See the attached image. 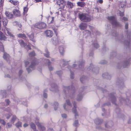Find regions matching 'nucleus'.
Returning a JSON list of instances; mask_svg holds the SVG:
<instances>
[{
	"label": "nucleus",
	"mask_w": 131,
	"mask_h": 131,
	"mask_svg": "<svg viewBox=\"0 0 131 131\" xmlns=\"http://www.w3.org/2000/svg\"><path fill=\"white\" fill-rule=\"evenodd\" d=\"M87 27V24L84 23H81L79 26L81 30H83L86 29Z\"/></svg>",
	"instance_id": "5"
},
{
	"label": "nucleus",
	"mask_w": 131,
	"mask_h": 131,
	"mask_svg": "<svg viewBox=\"0 0 131 131\" xmlns=\"http://www.w3.org/2000/svg\"><path fill=\"white\" fill-rule=\"evenodd\" d=\"M102 76L103 77H104L105 78H106V77L105 76L104 74H103Z\"/></svg>",
	"instance_id": "61"
},
{
	"label": "nucleus",
	"mask_w": 131,
	"mask_h": 131,
	"mask_svg": "<svg viewBox=\"0 0 131 131\" xmlns=\"http://www.w3.org/2000/svg\"><path fill=\"white\" fill-rule=\"evenodd\" d=\"M94 47L96 48H97L99 47V45L97 43H95L94 44Z\"/></svg>",
	"instance_id": "38"
},
{
	"label": "nucleus",
	"mask_w": 131,
	"mask_h": 131,
	"mask_svg": "<svg viewBox=\"0 0 131 131\" xmlns=\"http://www.w3.org/2000/svg\"><path fill=\"white\" fill-rule=\"evenodd\" d=\"M30 125L31 127L34 130L36 129V126L34 124L31 123H30Z\"/></svg>",
	"instance_id": "28"
},
{
	"label": "nucleus",
	"mask_w": 131,
	"mask_h": 131,
	"mask_svg": "<svg viewBox=\"0 0 131 131\" xmlns=\"http://www.w3.org/2000/svg\"><path fill=\"white\" fill-rule=\"evenodd\" d=\"M125 28L126 29H127L128 28V24L127 23H126L125 26Z\"/></svg>",
	"instance_id": "49"
},
{
	"label": "nucleus",
	"mask_w": 131,
	"mask_h": 131,
	"mask_svg": "<svg viewBox=\"0 0 131 131\" xmlns=\"http://www.w3.org/2000/svg\"><path fill=\"white\" fill-rule=\"evenodd\" d=\"M107 19L111 22L113 25L117 26H119V23L115 20V17L113 16L108 17Z\"/></svg>",
	"instance_id": "2"
},
{
	"label": "nucleus",
	"mask_w": 131,
	"mask_h": 131,
	"mask_svg": "<svg viewBox=\"0 0 131 131\" xmlns=\"http://www.w3.org/2000/svg\"><path fill=\"white\" fill-rule=\"evenodd\" d=\"M73 126H77L79 125V124L77 120L75 121L73 124Z\"/></svg>",
	"instance_id": "30"
},
{
	"label": "nucleus",
	"mask_w": 131,
	"mask_h": 131,
	"mask_svg": "<svg viewBox=\"0 0 131 131\" xmlns=\"http://www.w3.org/2000/svg\"><path fill=\"white\" fill-rule=\"evenodd\" d=\"M5 30L7 31V33L10 36L12 37H14V36L10 32H9V29L6 27H5Z\"/></svg>",
	"instance_id": "15"
},
{
	"label": "nucleus",
	"mask_w": 131,
	"mask_h": 131,
	"mask_svg": "<svg viewBox=\"0 0 131 131\" xmlns=\"http://www.w3.org/2000/svg\"><path fill=\"white\" fill-rule=\"evenodd\" d=\"M36 2H41V0H35Z\"/></svg>",
	"instance_id": "56"
},
{
	"label": "nucleus",
	"mask_w": 131,
	"mask_h": 131,
	"mask_svg": "<svg viewBox=\"0 0 131 131\" xmlns=\"http://www.w3.org/2000/svg\"><path fill=\"white\" fill-rule=\"evenodd\" d=\"M13 12L15 15L17 16H19L20 15V11L17 9H14L13 11Z\"/></svg>",
	"instance_id": "8"
},
{
	"label": "nucleus",
	"mask_w": 131,
	"mask_h": 131,
	"mask_svg": "<svg viewBox=\"0 0 131 131\" xmlns=\"http://www.w3.org/2000/svg\"><path fill=\"white\" fill-rule=\"evenodd\" d=\"M97 2H99L100 4H101L103 2V0H98L97 1Z\"/></svg>",
	"instance_id": "44"
},
{
	"label": "nucleus",
	"mask_w": 131,
	"mask_h": 131,
	"mask_svg": "<svg viewBox=\"0 0 131 131\" xmlns=\"http://www.w3.org/2000/svg\"><path fill=\"white\" fill-rule=\"evenodd\" d=\"M44 55L47 57H48L49 56V53L48 52H47V54H44Z\"/></svg>",
	"instance_id": "51"
},
{
	"label": "nucleus",
	"mask_w": 131,
	"mask_h": 131,
	"mask_svg": "<svg viewBox=\"0 0 131 131\" xmlns=\"http://www.w3.org/2000/svg\"><path fill=\"white\" fill-rule=\"evenodd\" d=\"M124 13L123 12H120L119 13V15L121 16H123L124 15Z\"/></svg>",
	"instance_id": "52"
},
{
	"label": "nucleus",
	"mask_w": 131,
	"mask_h": 131,
	"mask_svg": "<svg viewBox=\"0 0 131 131\" xmlns=\"http://www.w3.org/2000/svg\"><path fill=\"white\" fill-rule=\"evenodd\" d=\"M67 4L68 7L69 8H71L73 7V4L69 2H68Z\"/></svg>",
	"instance_id": "22"
},
{
	"label": "nucleus",
	"mask_w": 131,
	"mask_h": 131,
	"mask_svg": "<svg viewBox=\"0 0 131 131\" xmlns=\"http://www.w3.org/2000/svg\"><path fill=\"white\" fill-rule=\"evenodd\" d=\"M20 45L22 47H24L26 46V44L24 42V41L22 40H19Z\"/></svg>",
	"instance_id": "20"
},
{
	"label": "nucleus",
	"mask_w": 131,
	"mask_h": 131,
	"mask_svg": "<svg viewBox=\"0 0 131 131\" xmlns=\"http://www.w3.org/2000/svg\"><path fill=\"white\" fill-rule=\"evenodd\" d=\"M11 126V124L9 123H8L6 124V127L7 128H9Z\"/></svg>",
	"instance_id": "39"
},
{
	"label": "nucleus",
	"mask_w": 131,
	"mask_h": 131,
	"mask_svg": "<svg viewBox=\"0 0 131 131\" xmlns=\"http://www.w3.org/2000/svg\"><path fill=\"white\" fill-rule=\"evenodd\" d=\"M2 24L4 26H6L8 23L7 20L6 18H3L2 19Z\"/></svg>",
	"instance_id": "13"
},
{
	"label": "nucleus",
	"mask_w": 131,
	"mask_h": 131,
	"mask_svg": "<svg viewBox=\"0 0 131 131\" xmlns=\"http://www.w3.org/2000/svg\"><path fill=\"white\" fill-rule=\"evenodd\" d=\"M78 6L81 7H84L85 5V3L83 2H78L77 3Z\"/></svg>",
	"instance_id": "21"
},
{
	"label": "nucleus",
	"mask_w": 131,
	"mask_h": 131,
	"mask_svg": "<svg viewBox=\"0 0 131 131\" xmlns=\"http://www.w3.org/2000/svg\"><path fill=\"white\" fill-rule=\"evenodd\" d=\"M35 55V53L34 52H32L29 54V56H34Z\"/></svg>",
	"instance_id": "37"
},
{
	"label": "nucleus",
	"mask_w": 131,
	"mask_h": 131,
	"mask_svg": "<svg viewBox=\"0 0 131 131\" xmlns=\"http://www.w3.org/2000/svg\"><path fill=\"white\" fill-rule=\"evenodd\" d=\"M34 26L38 28L42 29L45 28L46 26V25L43 22L38 23H36Z\"/></svg>",
	"instance_id": "3"
},
{
	"label": "nucleus",
	"mask_w": 131,
	"mask_h": 131,
	"mask_svg": "<svg viewBox=\"0 0 131 131\" xmlns=\"http://www.w3.org/2000/svg\"><path fill=\"white\" fill-rule=\"evenodd\" d=\"M16 126L18 127H21V123L20 122H18L16 124Z\"/></svg>",
	"instance_id": "27"
},
{
	"label": "nucleus",
	"mask_w": 131,
	"mask_h": 131,
	"mask_svg": "<svg viewBox=\"0 0 131 131\" xmlns=\"http://www.w3.org/2000/svg\"><path fill=\"white\" fill-rule=\"evenodd\" d=\"M6 102L7 103V105H9V101L8 100H6Z\"/></svg>",
	"instance_id": "50"
},
{
	"label": "nucleus",
	"mask_w": 131,
	"mask_h": 131,
	"mask_svg": "<svg viewBox=\"0 0 131 131\" xmlns=\"http://www.w3.org/2000/svg\"><path fill=\"white\" fill-rule=\"evenodd\" d=\"M57 3L58 5H60L64 3V1L63 0H57Z\"/></svg>",
	"instance_id": "23"
},
{
	"label": "nucleus",
	"mask_w": 131,
	"mask_h": 131,
	"mask_svg": "<svg viewBox=\"0 0 131 131\" xmlns=\"http://www.w3.org/2000/svg\"><path fill=\"white\" fill-rule=\"evenodd\" d=\"M35 122L36 124L40 128L41 130H43L45 129V127L42 126L41 124L38 122V119H36Z\"/></svg>",
	"instance_id": "6"
},
{
	"label": "nucleus",
	"mask_w": 131,
	"mask_h": 131,
	"mask_svg": "<svg viewBox=\"0 0 131 131\" xmlns=\"http://www.w3.org/2000/svg\"><path fill=\"white\" fill-rule=\"evenodd\" d=\"M45 60H46V61L47 62V64L48 65H49V64L50 63V62L49 60L47 59H46Z\"/></svg>",
	"instance_id": "46"
},
{
	"label": "nucleus",
	"mask_w": 131,
	"mask_h": 131,
	"mask_svg": "<svg viewBox=\"0 0 131 131\" xmlns=\"http://www.w3.org/2000/svg\"><path fill=\"white\" fill-rule=\"evenodd\" d=\"M18 37L20 38H26L25 35L23 34H19L17 35Z\"/></svg>",
	"instance_id": "19"
},
{
	"label": "nucleus",
	"mask_w": 131,
	"mask_h": 131,
	"mask_svg": "<svg viewBox=\"0 0 131 131\" xmlns=\"http://www.w3.org/2000/svg\"><path fill=\"white\" fill-rule=\"evenodd\" d=\"M59 73H60L61 74V72L60 71H58L57 72V73L58 74L60 75V74H59Z\"/></svg>",
	"instance_id": "57"
},
{
	"label": "nucleus",
	"mask_w": 131,
	"mask_h": 131,
	"mask_svg": "<svg viewBox=\"0 0 131 131\" xmlns=\"http://www.w3.org/2000/svg\"><path fill=\"white\" fill-rule=\"evenodd\" d=\"M73 66L74 67H75L76 66V65L75 64H73Z\"/></svg>",
	"instance_id": "62"
},
{
	"label": "nucleus",
	"mask_w": 131,
	"mask_h": 131,
	"mask_svg": "<svg viewBox=\"0 0 131 131\" xmlns=\"http://www.w3.org/2000/svg\"><path fill=\"white\" fill-rule=\"evenodd\" d=\"M66 102L69 106H68L66 105V104H64L63 105V107L64 109L68 111L69 110H70L69 108L70 107V108L71 107V104L69 102V100H66Z\"/></svg>",
	"instance_id": "4"
},
{
	"label": "nucleus",
	"mask_w": 131,
	"mask_h": 131,
	"mask_svg": "<svg viewBox=\"0 0 131 131\" xmlns=\"http://www.w3.org/2000/svg\"><path fill=\"white\" fill-rule=\"evenodd\" d=\"M73 107L72 109V112L75 114V116H78V114L76 113V106L75 105V103L74 102L73 103Z\"/></svg>",
	"instance_id": "9"
},
{
	"label": "nucleus",
	"mask_w": 131,
	"mask_h": 131,
	"mask_svg": "<svg viewBox=\"0 0 131 131\" xmlns=\"http://www.w3.org/2000/svg\"><path fill=\"white\" fill-rule=\"evenodd\" d=\"M54 18L53 17H48V23L49 24H50L52 23L54 20Z\"/></svg>",
	"instance_id": "14"
},
{
	"label": "nucleus",
	"mask_w": 131,
	"mask_h": 131,
	"mask_svg": "<svg viewBox=\"0 0 131 131\" xmlns=\"http://www.w3.org/2000/svg\"><path fill=\"white\" fill-rule=\"evenodd\" d=\"M70 77L72 79H73L74 78V75L73 73H71L70 75Z\"/></svg>",
	"instance_id": "43"
},
{
	"label": "nucleus",
	"mask_w": 131,
	"mask_h": 131,
	"mask_svg": "<svg viewBox=\"0 0 131 131\" xmlns=\"http://www.w3.org/2000/svg\"><path fill=\"white\" fill-rule=\"evenodd\" d=\"M50 90L52 91H55L56 92H57L58 91L57 86H56L54 87L52 89H50Z\"/></svg>",
	"instance_id": "25"
},
{
	"label": "nucleus",
	"mask_w": 131,
	"mask_h": 131,
	"mask_svg": "<svg viewBox=\"0 0 131 131\" xmlns=\"http://www.w3.org/2000/svg\"><path fill=\"white\" fill-rule=\"evenodd\" d=\"M94 122L96 124H101L100 120L98 119L95 120L94 121Z\"/></svg>",
	"instance_id": "31"
},
{
	"label": "nucleus",
	"mask_w": 131,
	"mask_h": 131,
	"mask_svg": "<svg viewBox=\"0 0 131 131\" xmlns=\"http://www.w3.org/2000/svg\"><path fill=\"white\" fill-rule=\"evenodd\" d=\"M22 70H20L19 71V74H20L22 73Z\"/></svg>",
	"instance_id": "58"
},
{
	"label": "nucleus",
	"mask_w": 131,
	"mask_h": 131,
	"mask_svg": "<svg viewBox=\"0 0 131 131\" xmlns=\"http://www.w3.org/2000/svg\"><path fill=\"white\" fill-rule=\"evenodd\" d=\"M3 58L5 59L7 61H8L10 59V57L9 55L6 53H4L3 56Z\"/></svg>",
	"instance_id": "10"
},
{
	"label": "nucleus",
	"mask_w": 131,
	"mask_h": 131,
	"mask_svg": "<svg viewBox=\"0 0 131 131\" xmlns=\"http://www.w3.org/2000/svg\"><path fill=\"white\" fill-rule=\"evenodd\" d=\"M27 47L29 49H31L30 46H29V45H28Z\"/></svg>",
	"instance_id": "60"
},
{
	"label": "nucleus",
	"mask_w": 131,
	"mask_h": 131,
	"mask_svg": "<svg viewBox=\"0 0 131 131\" xmlns=\"http://www.w3.org/2000/svg\"><path fill=\"white\" fill-rule=\"evenodd\" d=\"M29 63V62L28 61H26L25 62V66L26 67L27 65Z\"/></svg>",
	"instance_id": "48"
},
{
	"label": "nucleus",
	"mask_w": 131,
	"mask_h": 131,
	"mask_svg": "<svg viewBox=\"0 0 131 131\" xmlns=\"http://www.w3.org/2000/svg\"><path fill=\"white\" fill-rule=\"evenodd\" d=\"M61 116L62 117L64 118H66L67 117V115L66 114H62L61 115Z\"/></svg>",
	"instance_id": "41"
},
{
	"label": "nucleus",
	"mask_w": 131,
	"mask_h": 131,
	"mask_svg": "<svg viewBox=\"0 0 131 131\" xmlns=\"http://www.w3.org/2000/svg\"><path fill=\"white\" fill-rule=\"evenodd\" d=\"M5 14L6 16L9 18H12L13 16V15L11 13L8 12H6Z\"/></svg>",
	"instance_id": "12"
},
{
	"label": "nucleus",
	"mask_w": 131,
	"mask_h": 131,
	"mask_svg": "<svg viewBox=\"0 0 131 131\" xmlns=\"http://www.w3.org/2000/svg\"><path fill=\"white\" fill-rule=\"evenodd\" d=\"M44 97L46 98L47 97V95L46 93H44L43 94Z\"/></svg>",
	"instance_id": "47"
},
{
	"label": "nucleus",
	"mask_w": 131,
	"mask_h": 131,
	"mask_svg": "<svg viewBox=\"0 0 131 131\" xmlns=\"http://www.w3.org/2000/svg\"><path fill=\"white\" fill-rule=\"evenodd\" d=\"M49 69L50 71L52 70L53 69V68L51 67L50 66L49 67Z\"/></svg>",
	"instance_id": "53"
},
{
	"label": "nucleus",
	"mask_w": 131,
	"mask_h": 131,
	"mask_svg": "<svg viewBox=\"0 0 131 131\" xmlns=\"http://www.w3.org/2000/svg\"><path fill=\"white\" fill-rule=\"evenodd\" d=\"M79 18L82 21L88 22L91 20V17L87 14H79Z\"/></svg>",
	"instance_id": "1"
},
{
	"label": "nucleus",
	"mask_w": 131,
	"mask_h": 131,
	"mask_svg": "<svg viewBox=\"0 0 131 131\" xmlns=\"http://www.w3.org/2000/svg\"><path fill=\"white\" fill-rule=\"evenodd\" d=\"M0 123L1 124H3V125H5L6 123L3 120L0 119Z\"/></svg>",
	"instance_id": "36"
},
{
	"label": "nucleus",
	"mask_w": 131,
	"mask_h": 131,
	"mask_svg": "<svg viewBox=\"0 0 131 131\" xmlns=\"http://www.w3.org/2000/svg\"><path fill=\"white\" fill-rule=\"evenodd\" d=\"M59 50L60 54L61 55H63L64 52L63 47L62 46L60 47L59 48Z\"/></svg>",
	"instance_id": "17"
},
{
	"label": "nucleus",
	"mask_w": 131,
	"mask_h": 131,
	"mask_svg": "<svg viewBox=\"0 0 131 131\" xmlns=\"http://www.w3.org/2000/svg\"><path fill=\"white\" fill-rule=\"evenodd\" d=\"M127 101H129L127 99H126V101H125L122 98V102H124L125 103H126V102H127Z\"/></svg>",
	"instance_id": "40"
},
{
	"label": "nucleus",
	"mask_w": 131,
	"mask_h": 131,
	"mask_svg": "<svg viewBox=\"0 0 131 131\" xmlns=\"http://www.w3.org/2000/svg\"><path fill=\"white\" fill-rule=\"evenodd\" d=\"M125 3L124 2H123L121 3V7L122 8L125 5Z\"/></svg>",
	"instance_id": "35"
},
{
	"label": "nucleus",
	"mask_w": 131,
	"mask_h": 131,
	"mask_svg": "<svg viewBox=\"0 0 131 131\" xmlns=\"http://www.w3.org/2000/svg\"><path fill=\"white\" fill-rule=\"evenodd\" d=\"M28 125L27 124L25 123L24 124V127H26L27 126H28Z\"/></svg>",
	"instance_id": "54"
},
{
	"label": "nucleus",
	"mask_w": 131,
	"mask_h": 131,
	"mask_svg": "<svg viewBox=\"0 0 131 131\" xmlns=\"http://www.w3.org/2000/svg\"><path fill=\"white\" fill-rule=\"evenodd\" d=\"M4 0H1L0 1V4L1 6H3L4 3Z\"/></svg>",
	"instance_id": "42"
},
{
	"label": "nucleus",
	"mask_w": 131,
	"mask_h": 131,
	"mask_svg": "<svg viewBox=\"0 0 131 131\" xmlns=\"http://www.w3.org/2000/svg\"><path fill=\"white\" fill-rule=\"evenodd\" d=\"M129 64V63L128 62H126L124 63V68H126L127 67L128 65Z\"/></svg>",
	"instance_id": "32"
},
{
	"label": "nucleus",
	"mask_w": 131,
	"mask_h": 131,
	"mask_svg": "<svg viewBox=\"0 0 131 131\" xmlns=\"http://www.w3.org/2000/svg\"><path fill=\"white\" fill-rule=\"evenodd\" d=\"M110 123H108V124H108V125L110 127H111V126H110Z\"/></svg>",
	"instance_id": "63"
},
{
	"label": "nucleus",
	"mask_w": 131,
	"mask_h": 131,
	"mask_svg": "<svg viewBox=\"0 0 131 131\" xmlns=\"http://www.w3.org/2000/svg\"><path fill=\"white\" fill-rule=\"evenodd\" d=\"M58 103L57 102H55L54 103L53 105V106L54 107H54V109L55 110H56L58 108L57 106H58Z\"/></svg>",
	"instance_id": "24"
},
{
	"label": "nucleus",
	"mask_w": 131,
	"mask_h": 131,
	"mask_svg": "<svg viewBox=\"0 0 131 131\" xmlns=\"http://www.w3.org/2000/svg\"><path fill=\"white\" fill-rule=\"evenodd\" d=\"M1 50L2 52H3L4 51V48L3 46H1Z\"/></svg>",
	"instance_id": "45"
},
{
	"label": "nucleus",
	"mask_w": 131,
	"mask_h": 131,
	"mask_svg": "<svg viewBox=\"0 0 131 131\" xmlns=\"http://www.w3.org/2000/svg\"><path fill=\"white\" fill-rule=\"evenodd\" d=\"M48 107V105H47L46 104L45 105H44V107H45V108H47V107Z\"/></svg>",
	"instance_id": "59"
},
{
	"label": "nucleus",
	"mask_w": 131,
	"mask_h": 131,
	"mask_svg": "<svg viewBox=\"0 0 131 131\" xmlns=\"http://www.w3.org/2000/svg\"><path fill=\"white\" fill-rule=\"evenodd\" d=\"M9 1L12 4L14 5H18L19 3L18 1H16L10 0Z\"/></svg>",
	"instance_id": "16"
},
{
	"label": "nucleus",
	"mask_w": 131,
	"mask_h": 131,
	"mask_svg": "<svg viewBox=\"0 0 131 131\" xmlns=\"http://www.w3.org/2000/svg\"><path fill=\"white\" fill-rule=\"evenodd\" d=\"M45 34L47 36L50 37H51L53 35L52 32L50 30H47L45 31Z\"/></svg>",
	"instance_id": "7"
},
{
	"label": "nucleus",
	"mask_w": 131,
	"mask_h": 131,
	"mask_svg": "<svg viewBox=\"0 0 131 131\" xmlns=\"http://www.w3.org/2000/svg\"><path fill=\"white\" fill-rule=\"evenodd\" d=\"M6 37L3 34H1V35H0V40H5L6 39Z\"/></svg>",
	"instance_id": "18"
},
{
	"label": "nucleus",
	"mask_w": 131,
	"mask_h": 131,
	"mask_svg": "<svg viewBox=\"0 0 131 131\" xmlns=\"http://www.w3.org/2000/svg\"><path fill=\"white\" fill-rule=\"evenodd\" d=\"M16 119V118L15 116H13L12 117V118L11 122L13 123H14L15 120Z\"/></svg>",
	"instance_id": "26"
},
{
	"label": "nucleus",
	"mask_w": 131,
	"mask_h": 131,
	"mask_svg": "<svg viewBox=\"0 0 131 131\" xmlns=\"http://www.w3.org/2000/svg\"><path fill=\"white\" fill-rule=\"evenodd\" d=\"M28 10V8L26 7H24V13H27Z\"/></svg>",
	"instance_id": "34"
},
{
	"label": "nucleus",
	"mask_w": 131,
	"mask_h": 131,
	"mask_svg": "<svg viewBox=\"0 0 131 131\" xmlns=\"http://www.w3.org/2000/svg\"><path fill=\"white\" fill-rule=\"evenodd\" d=\"M123 20L124 21H126L127 20V18L126 17H124L123 18Z\"/></svg>",
	"instance_id": "55"
},
{
	"label": "nucleus",
	"mask_w": 131,
	"mask_h": 131,
	"mask_svg": "<svg viewBox=\"0 0 131 131\" xmlns=\"http://www.w3.org/2000/svg\"><path fill=\"white\" fill-rule=\"evenodd\" d=\"M82 98V96H78L77 98V100L78 101H79L81 100Z\"/></svg>",
	"instance_id": "33"
},
{
	"label": "nucleus",
	"mask_w": 131,
	"mask_h": 131,
	"mask_svg": "<svg viewBox=\"0 0 131 131\" xmlns=\"http://www.w3.org/2000/svg\"><path fill=\"white\" fill-rule=\"evenodd\" d=\"M31 65L29 67L26 68L27 70L28 73L31 72L32 70L34 69V65L33 63H31Z\"/></svg>",
	"instance_id": "11"
},
{
	"label": "nucleus",
	"mask_w": 131,
	"mask_h": 131,
	"mask_svg": "<svg viewBox=\"0 0 131 131\" xmlns=\"http://www.w3.org/2000/svg\"><path fill=\"white\" fill-rule=\"evenodd\" d=\"M2 33H3L2 32H1V31H0V35H1V34H2Z\"/></svg>",
	"instance_id": "64"
},
{
	"label": "nucleus",
	"mask_w": 131,
	"mask_h": 131,
	"mask_svg": "<svg viewBox=\"0 0 131 131\" xmlns=\"http://www.w3.org/2000/svg\"><path fill=\"white\" fill-rule=\"evenodd\" d=\"M29 37L31 40L33 41H35L34 39V36L33 34H31L29 36Z\"/></svg>",
	"instance_id": "29"
}]
</instances>
